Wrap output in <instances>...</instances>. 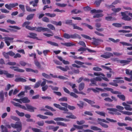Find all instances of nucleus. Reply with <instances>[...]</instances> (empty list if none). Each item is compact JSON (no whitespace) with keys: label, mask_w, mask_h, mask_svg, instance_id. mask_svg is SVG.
Here are the masks:
<instances>
[{"label":"nucleus","mask_w":132,"mask_h":132,"mask_svg":"<svg viewBox=\"0 0 132 132\" xmlns=\"http://www.w3.org/2000/svg\"><path fill=\"white\" fill-rule=\"evenodd\" d=\"M63 37L64 38L67 39L78 38L80 39L81 38L80 36L76 33H74L73 34L70 35L68 34L65 33L63 34Z\"/></svg>","instance_id":"f257e3e1"},{"label":"nucleus","mask_w":132,"mask_h":132,"mask_svg":"<svg viewBox=\"0 0 132 132\" xmlns=\"http://www.w3.org/2000/svg\"><path fill=\"white\" fill-rule=\"evenodd\" d=\"M72 21L71 20H67L66 21L65 23L66 24L72 26L73 29H76L81 31L83 30V29L77 26L76 24L72 23Z\"/></svg>","instance_id":"f03ea898"},{"label":"nucleus","mask_w":132,"mask_h":132,"mask_svg":"<svg viewBox=\"0 0 132 132\" xmlns=\"http://www.w3.org/2000/svg\"><path fill=\"white\" fill-rule=\"evenodd\" d=\"M11 126L14 128L17 129V130L18 132L20 131L21 130L22 126L20 122H16L15 124L12 123Z\"/></svg>","instance_id":"7ed1b4c3"},{"label":"nucleus","mask_w":132,"mask_h":132,"mask_svg":"<svg viewBox=\"0 0 132 132\" xmlns=\"http://www.w3.org/2000/svg\"><path fill=\"white\" fill-rule=\"evenodd\" d=\"M35 30L38 32L42 31L44 32L46 31H50V29L47 28L43 27H33L31 31Z\"/></svg>","instance_id":"20e7f679"},{"label":"nucleus","mask_w":132,"mask_h":132,"mask_svg":"<svg viewBox=\"0 0 132 132\" xmlns=\"http://www.w3.org/2000/svg\"><path fill=\"white\" fill-rule=\"evenodd\" d=\"M75 63H76V64H78V65H81V66H80L76 64H72V66L74 67H76L77 68H80L81 67H82L83 68H86V67L83 65V64L84 63L80 61H78V60H75L74 62Z\"/></svg>","instance_id":"39448f33"},{"label":"nucleus","mask_w":132,"mask_h":132,"mask_svg":"<svg viewBox=\"0 0 132 132\" xmlns=\"http://www.w3.org/2000/svg\"><path fill=\"white\" fill-rule=\"evenodd\" d=\"M0 39H4L5 40V42L7 46H9L10 45V43L8 41H10V42L12 43L13 41H12L13 40L14 38H13L10 37H4L3 38L2 36L0 35Z\"/></svg>","instance_id":"423d86ee"},{"label":"nucleus","mask_w":132,"mask_h":132,"mask_svg":"<svg viewBox=\"0 0 132 132\" xmlns=\"http://www.w3.org/2000/svg\"><path fill=\"white\" fill-rule=\"evenodd\" d=\"M54 106L57 108L61 110L64 111L63 113H66L67 114H69V113L68 112V110L67 108H65V107H61V106L59 104L56 103H54L53 104Z\"/></svg>","instance_id":"0eeeda50"},{"label":"nucleus","mask_w":132,"mask_h":132,"mask_svg":"<svg viewBox=\"0 0 132 132\" xmlns=\"http://www.w3.org/2000/svg\"><path fill=\"white\" fill-rule=\"evenodd\" d=\"M83 100L90 104L91 106L92 107L96 108L97 109H99L100 108V106L98 105H94L93 104L95 103V102L93 101H92L87 98L84 99Z\"/></svg>","instance_id":"6e6552de"},{"label":"nucleus","mask_w":132,"mask_h":132,"mask_svg":"<svg viewBox=\"0 0 132 132\" xmlns=\"http://www.w3.org/2000/svg\"><path fill=\"white\" fill-rule=\"evenodd\" d=\"M4 74L6 75V77L7 78H11L14 77L13 74H10L8 73V72L6 71H4L0 70V74Z\"/></svg>","instance_id":"1a4fd4ad"},{"label":"nucleus","mask_w":132,"mask_h":132,"mask_svg":"<svg viewBox=\"0 0 132 132\" xmlns=\"http://www.w3.org/2000/svg\"><path fill=\"white\" fill-rule=\"evenodd\" d=\"M18 5V3H10L9 4H6L5 5V7L9 10H11L12 8H13Z\"/></svg>","instance_id":"9d476101"},{"label":"nucleus","mask_w":132,"mask_h":132,"mask_svg":"<svg viewBox=\"0 0 132 132\" xmlns=\"http://www.w3.org/2000/svg\"><path fill=\"white\" fill-rule=\"evenodd\" d=\"M63 88L65 92L67 94H69L71 96L75 98L78 97V96L77 95L72 92L70 93L69 90L66 88L63 87Z\"/></svg>","instance_id":"9b49d317"},{"label":"nucleus","mask_w":132,"mask_h":132,"mask_svg":"<svg viewBox=\"0 0 132 132\" xmlns=\"http://www.w3.org/2000/svg\"><path fill=\"white\" fill-rule=\"evenodd\" d=\"M113 54L112 53L109 52H106L104 53V54L101 55V56L105 59H108L111 56H113Z\"/></svg>","instance_id":"f8f14e48"},{"label":"nucleus","mask_w":132,"mask_h":132,"mask_svg":"<svg viewBox=\"0 0 132 132\" xmlns=\"http://www.w3.org/2000/svg\"><path fill=\"white\" fill-rule=\"evenodd\" d=\"M93 42L92 43L94 45L97 46L100 44V42H103V40L100 39H96L95 38H93Z\"/></svg>","instance_id":"ddd939ff"},{"label":"nucleus","mask_w":132,"mask_h":132,"mask_svg":"<svg viewBox=\"0 0 132 132\" xmlns=\"http://www.w3.org/2000/svg\"><path fill=\"white\" fill-rule=\"evenodd\" d=\"M30 23V22L28 21H26L25 22L22 24V26L23 27H25V28L27 29L32 30V28L31 26H28Z\"/></svg>","instance_id":"4468645a"},{"label":"nucleus","mask_w":132,"mask_h":132,"mask_svg":"<svg viewBox=\"0 0 132 132\" xmlns=\"http://www.w3.org/2000/svg\"><path fill=\"white\" fill-rule=\"evenodd\" d=\"M6 127H4L3 125H2L1 126V127L2 130L1 132H8V130L6 127L9 129L11 128V125H10L9 124L6 125Z\"/></svg>","instance_id":"2eb2a0df"},{"label":"nucleus","mask_w":132,"mask_h":132,"mask_svg":"<svg viewBox=\"0 0 132 132\" xmlns=\"http://www.w3.org/2000/svg\"><path fill=\"white\" fill-rule=\"evenodd\" d=\"M26 105L27 107V110L30 112H34V110L36 109V108L34 107L29 104H26Z\"/></svg>","instance_id":"dca6fc26"},{"label":"nucleus","mask_w":132,"mask_h":132,"mask_svg":"<svg viewBox=\"0 0 132 132\" xmlns=\"http://www.w3.org/2000/svg\"><path fill=\"white\" fill-rule=\"evenodd\" d=\"M11 69L14 70L15 71H16L20 72H24V70L21 69H20L18 67H17L11 66L10 67Z\"/></svg>","instance_id":"f3484780"},{"label":"nucleus","mask_w":132,"mask_h":132,"mask_svg":"<svg viewBox=\"0 0 132 132\" xmlns=\"http://www.w3.org/2000/svg\"><path fill=\"white\" fill-rule=\"evenodd\" d=\"M104 89L107 91H110L113 94H121V93L119 92L114 91L113 89L112 88L106 87L104 88Z\"/></svg>","instance_id":"a211bd4d"},{"label":"nucleus","mask_w":132,"mask_h":132,"mask_svg":"<svg viewBox=\"0 0 132 132\" xmlns=\"http://www.w3.org/2000/svg\"><path fill=\"white\" fill-rule=\"evenodd\" d=\"M29 35H28L27 37L34 39H36L38 40V38L36 36L37 34L35 33L31 32L29 33Z\"/></svg>","instance_id":"6ab92c4d"},{"label":"nucleus","mask_w":132,"mask_h":132,"mask_svg":"<svg viewBox=\"0 0 132 132\" xmlns=\"http://www.w3.org/2000/svg\"><path fill=\"white\" fill-rule=\"evenodd\" d=\"M107 110L111 111H113L115 112L114 114H115L117 115H120L121 114L119 112H118L119 111L118 110L115 108H108Z\"/></svg>","instance_id":"aec40b11"},{"label":"nucleus","mask_w":132,"mask_h":132,"mask_svg":"<svg viewBox=\"0 0 132 132\" xmlns=\"http://www.w3.org/2000/svg\"><path fill=\"white\" fill-rule=\"evenodd\" d=\"M34 62L35 65L38 69H42V68L41 67V65L40 63L36 59H35L34 60Z\"/></svg>","instance_id":"412c9836"},{"label":"nucleus","mask_w":132,"mask_h":132,"mask_svg":"<svg viewBox=\"0 0 132 132\" xmlns=\"http://www.w3.org/2000/svg\"><path fill=\"white\" fill-rule=\"evenodd\" d=\"M56 68H59L61 70H62L64 71H66L70 69L69 67L68 66L66 65L65 67V68L62 67L61 66H57Z\"/></svg>","instance_id":"4be33fe9"},{"label":"nucleus","mask_w":132,"mask_h":132,"mask_svg":"<svg viewBox=\"0 0 132 132\" xmlns=\"http://www.w3.org/2000/svg\"><path fill=\"white\" fill-rule=\"evenodd\" d=\"M14 105V106H17L19 107L20 108H21L22 109H23L25 110H27V107L26 108V106H25L24 105H21L19 103H15Z\"/></svg>","instance_id":"5701e85b"},{"label":"nucleus","mask_w":132,"mask_h":132,"mask_svg":"<svg viewBox=\"0 0 132 132\" xmlns=\"http://www.w3.org/2000/svg\"><path fill=\"white\" fill-rule=\"evenodd\" d=\"M14 81L16 82H25L27 81L26 79L21 78H16L15 79Z\"/></svg>","instance_id":"b1692460"},{"label":"nucleus","mask_w":132,"mask_h":132,"mask_svg":"<svg viewBox=\"0 0 132 132\" xmlns=\"http://www.w3.org/2000/svg\"><path fill=\"white\" fill-rule=\"evenodd\" d=\"M61 44L67 47H70L75 45V44H73L70 42L66 43H61Z\"/></svg>","instance_id":"393cba45"},{"label":"nucleus","mask_w":132,"mask_h":132,"mask_svg":"<svg viewBox=\"0 0 132 132\" xmlns=\"http://www.w3.org/2000/svg\"><path fill=\"white\" fill-rule=\"evenodd\" d=\"M116 108L119 112L124 113V112L122 111L124 109V108L123 107L118 105L116 106Z\"/></svg>","instance_id":"a878e982"},{"label":"nucleus","mask_w":132,"mask_h":132,"mask_svg":"<svg viewBox=\"0 0 132 132\" xmlns=\"http://www.w3.org/2000/svg\"><path fill=\"white\" fill-rule=\"evenodd\" d=\"M68 112L69 113V114H70V115L69 116H66V118L72 119H76L77 118V117L73 115L72 113L69 112Z\"/></svg>","instance_id":"bb28decb"},{"label":"nucleus","mask_w":132,"mask_h":132,"mask_svg":"<svg viewBox=\"0 0 132 132\" xmlns=\"http://www.w3.org/2000/svg\"><path fill=\"white\" fill-rule=\"evenodd\" d=\"M85 86V84L83 82L81 83L79 86V91L82 90L84 88Z\"/></svg>","instance_id":"cd10ccee"},{"label":"nucleus","mask_w":132,"mask_h":132,"mask_svg":"<svg viewBox=\"0 0 132 132\" xmlns=\"http://www.w3.org/2000/svg\"><path fill=\"white\" fill-rule=\"evenodd\" d=\"M21 101L23 103H29L30 102V100L27 97H24L21 98Z\"/></svg>","instance_id":"c85d7f7f"},{"label":"nucleus","mask_w":132,"mask_h":132,"mask_svg":"<svg viewBox=\"0 0 132 132\" xmlns=\"http://www.w3.org/2000/svg\"><path fill=\"white\" fill-rule=\"evenodd\" d=\"M96 81L95 79V78H93L90 79V81L91 83L89 84V86H93V85H96Z\"/></svg>","instance_id":"c756f323"},{"label":"nucleus","mask_w":132,"mask_h":132,"mask_svg":"<svg viewBox=\"0 0 132 132\" xmlns=\"http://www.w3.org/2000/svg\"><path fill=\"white\" fill-rule=\"evenodd\" d=\"M48 32H50L51 34H49L47 33H44L43 34L44 35L46 36L47 37H50L51 36H52L53 35V33L51 31V30L50 29V31H47Z\"/></svg>","instance_id":"7c9ffc66"},{"label":"nucleus","mask_w":132,"mask_h":132,"mask_svg":"<svg viewBox=\"0 0 132 132\" xmlns=\"http://www.w3.org/2000/svg\"><path fill=\"white\" fill-rule=\"evenodd\" d=\"M124 108L127 110L131 111L132 110V108L130 107V106L127 104L125 103L124 102Z\"/></svg>","instance_id":"2f4dec72"},{"label":"nucleus","mask_w":132,"mask_h":132,"mask_svg":"<svg viewBox=\"0 0 132 132\" xmlns=\"http://www.w3.org/2000/svg\"><path fill=\"white\" fill-rule=\"evenodd\" d=\"M34 15L35 14H31L28 15L26 18V19L28 20H29L32 19Z\"/></svg>","instance_id":"473e14b6"},{"label":"nucleus","mask_w":132,"mask_h":132,"mask_svg":"<svg viewBox=\"0 0 132 132\" xmlns=\"http://www.w3.org/2000/svg\"><path fill=\"white\" fill-rule=\"evenodd\" d=\"M0 99L2 102L4 99V92L3 90H1L0 92Z\"/></svg>","instance_id":"72a5a7b5"},{"label":"nucleus","mask_w":132,"mask_h":132,"mask_svg":"<svg viewBox=\"0 0 132 132\" xmlns=\"http://www.w3.org/2000/svg\"><path fill=\"white\" fill-rule=\"evenodd\" d=\"M90 129L94 130L95 131H98V130H101V129L100 128L97 127L92 126L90 127Z\"/></svg>","instance_id":"f704fd0d"},{"label":"nucleus","mask_w":132,"mask_h":132,"mask_svg":"<svg viewBox=\"0 0 132 132\" xmlns=\"http://www.w3.org/2000/svg\"><path fill=\"white\" fill-rule=\"evenodd\" d=\"M95 112L101 116L104 117L105 116V113L103 111H95Z\"/></svg>","instance_id":"c9c22d12"},{"label":"nucleus","mask_w":132,"mask_h":132,"mask_svg":"<svg viewBox=\"0 0 132 132\" xmlns=\"http://www.w3.org/2000/svg\"><path fill=\"white\" fill-rule=\"evenodd\" d=\"M121 9L120 8H113L111 9L112 11L115 13L121 11Z\"/></svg>","instance_id":"e433bc0d"},{"label":"nucleus","mask_w":132,"mask_h":132,"mask_svg":"<svg viewBox=\"0 0 132 132\" xmlns=\"http://www.w3.org/2000/svg\"><path fill=\"white\" fill-rule=\"evenodd\" d=\"M104 14L102 13L97 14L94 15L93 17L94 18H99L103 16Z\"/></svg>","instance_id":"4c0bfd02"},{"label":"nucleus","mask_w":132,"mask_h":132,"mask_svg":"<svg viewBox=\"0 0 132 132\" xmlns=\"http://www.w3.org/2000/svg\"><path fill=\"white\" fill-rule=\"evenodd\" d=\"M47 42L48 43L53 46H59L58 44L55 42H52L50 41H47Z\"/></svg>","instance_id":"58836bf2"},{"label":"nucleus","mask_w":132,"mask_h":132,"mask_svg":"<svg viewBox=\"0 0 132 132\" xmlns=\"http://www.w3.org/2000/svg\"><path fill=\"white\" fill-rule=\"evenodd\" d=\"M104 1V0H96L95 1V2L94 4H95L97 6H98L100 5L101 2L102 1Z\"/></svg>","instance_id":"ea45409f"},{"label":"nucleus","mask_w":132,"mask_h":132,"mask_svg":"<svg viewBox=\"0 0 132 132\" xmlns=\"http://www.w3.org/2000/svg\"><path fill=\"white\" fill-rule=\"evenodd\" d=\"M37 117H39L40 118L42 119H46L48 118V117L47 116H44L40 114H39L37 115Z\"/></svg>","instance_id":"a19ab883"},{"label":"nucleus","mask_w":132,"mask_h":132,"mask_svg":"<svg viewBox=\"0 0 132 132\" xmlns=\"http://www.w3.org/2000/svg\"><path fill=\"white\" fill-rule=\"evenodd\" d=\"M42 20L43 21L47 23L49 22L50 21L49 19L46 17H43Z\"/></svg>","instance_id":"79ce46f5"},{"label":"nucleus","mask_w":132,"mask_h":132,"mask_svg":"<svg viewBox=\"0 0 132 132\" xmlns=\"http://www.w3.org/2000/svg\"><path fill=\"white\" fill-rule=\"evenodd\" d=\"M80 104H77V105L79 107L80 109H82L83 108L84 105V102L82 101H79Z\"/></svg>","instance_id":"37998d69"},{"label":"nucleus","mask_w":132,"mask_h":132,"mask_svg":"<svg viewBox=\"0 0 132 132\" xmlns=\"http://www.w3.org/2000/svg\"><path fill=\"white\" fill-rule=\"evenodd\" d=\"M42 75L44 77L48 79H50L51 77L50 76L47 74L44 73H42Z\"/></svg>","instance_id":"c03bdc74"},{"label":"nucleus","mask_w":132,"mask_h":132,"mask_svg":"<svg viewBox=\"0 0 132 132\" xmlns=\"http://www.w3.org/2000/svg\"><path fill=\"white\" fill-rule=\"evenodd\" d=\"M47 27L49 28L50 29L52 30H55V28L54 26L52 24H48L47 26Z\"/></svg>","instance_id":"a18cd8bd"},{"label":"nucleus","mask_w":132,"mask_h":132,"mask_svg":"<svg viewBox=\"0 0 132 132\" xmlns=\"http://www.w3.org/2000/svg\"><path fill=\"white\" fill-rule=\"evenodd\" d=\"M16 112L19 116L20 117H23L24 115V114L23 112H20L17 110L15 111Z\"/></svg>","instance_id":"49530a36"},{"label":"nucleus","mask_w":132,"mask_h":132,"mask_svg":"<svg viewBox=\"0 0 132 132\" xmlns=\"http://www.w3.org/2000/svg\"><path fill=\"white\" fill-rule=\"evenodd\" d=\"M56 5L58 6L62 7H65L67 5V4H61L60 3H56Z\"/></svg>","instance_id":"de8ad7c7"},{"label":"nucleus","mask_w":132,"mask_h":132,"mask_svg":"<svg viewBox=\"0 0 132 132\" xmlns=\"http://www.w3.org/2000/svg\"><path fill=\"white\" fill-rule=\"evenodd\" d=\"M105 19L106 20L108 21H112L114 20V19L111 16H106L105 17Z\"/></svg>","instance_id":"09e8293b"},{"label":"nucleus","mask_w":132,"mask_h":132,"mask_svg":"<svg viewBox=\"0 0 132 132\" xmlns=\"http://www.w3.org/2000/svg\"><path fill=\"white\" fill-rule=\"evenodd\" d=\"M57 124L58 125L61 126L65 127H66L67 126L66 124L61 122H57Z\"/></svg>","instance_id":"8fccbe9b"},{"label":"nucleus","mask_w":132,"mask_h":132,"mask_svg":"<svg viewBox=\"0 0 132 132\" xmlns=\"http://www.w3.org/2000/svg\"><path fill=\"white\" fill-rule=\"evenodd\" d=\"M77 10V9H73L71 11V13H73L75 14H77V13L82 12V11L81 10H79L76 12Z\"/></svg>","instance_id":"3c124183"},{"label":"nucleus","mask_w":132,"mask_h":132,"mask_svg":"<svg viewBox=\"0 0 132 132\" xmlns=\"http://www.w3.org/2000/svg\"><path fill=\"white\" fill-rule=\"evenodd\" d=\"M99 124H100L103 127L105 128H107L108 127V126L107 125L103 123L102 122H100L99 123Z\"/></svg>","instance_id":"603ef678"},{"label":"nucleus","mask_w":132,"mask_h":132,"mask_svg":"<svg viewBox=\"0 0 132 132\" xmlns=\"http://www.w3.org/2000/svg\"><path fill=\"white\" fill-rule=\"evenodd\" d=\"M112 25L117 27H121V24L119 23H114L112 24Z\"/></svg>","instance_id":"864d4df0"},{"label":"nucleus","mask_w":132,"mask_h":132,"mask_svg":"<svg viewBox=\"0 0 132 132\" xmlns=\"http://www.w3.org/2000/svg\"><path fill=\"white\" fill-rule=\"evenodd\" d=\"M124 12V20L127 21H130L131 20V18L129 17L128 15H125Z\"/></svg>","instance_id":"5fc2aeb1"},{"label":"nucleus","mask_w":132,"mask_h":132,"mask_svg":"<svg viewBox=\"0 0 132 132\" xmlns=\"http://www.w3.org/2000/svg\"><path fill=\"white\" fill-rule=\"evenodd\" d=\"M36 124L39 126H44V123L43 121H39L36 122Z\"/></svg>","instance_id":"6e6d98bb"},{"label":"nucleus","mask_w":132,"mask_h":132,"mask_svg":"<svg viewBox=\"0 0 132 132\" xmlns=\"http://www.w3.org/2000/svg\"><path fill=\"white\" fill-rule=\"evenodd\" d=\"M59 100L61 101H67V98L66 97H63L59 98Z\"/></svg>","instance_id":"4d7b16f0"},{"label":"nucleus","mask_w":132,"mask_h":132,"mask_svg":"<svg viewBox=\"0 0 132 132\" xmlns=\"http://www.w3.org/2000/svg\"><path fill=\"white\" fill-rule=\"evenodd\" d=\"M81 36L83 37L84 38L86 39H88L90 40H91L92 39L89 36L87 35H86L84 34H81Z\"/></svg>","instance_id":"13d9d810"},{"label":"nucleus","mask_w":132,"mask_h":132,"mask_svg":"<svg viewBox=\"0 0 132 132\" xmlns=\"http://www.w3.org/2000/svg\"><path fill=\"white\" fill-rule=\"evenodd\" d=\"M46 108H47L49 110H51L52 111H55L56 110L54 109L51 106H49L48 105H46L45 107Z\"/></svg>","instance_id":"bf43d9fd"},{"label":"nucleus","mask_w":132,"mask_h":132,"mask_svg":"<svg viewBox=\"0 0 132 132\" xmlns=\"http://www.w3.org/2000/svg\"><path fill=\"white\" fill-rule=\"evenodd\" d=\"M91 90H92L93 92L94 93H96V92H99V91L98 90L93 88H88L87 89V91H90Z\"/></svg>","instance_id":"052dcab7"},{"label":"nucleus","mask_w":132,"mask_h":132,"mask_svg":"<svg viewBox=\"0 0 132 132\" xmlns=\"http://www.w3.org/2000/svg\"><path fill=\"white\" fill-rule=\"evenodd\" d=\"M101 67L105 69H106L107 70H110V72L111 73L112 72V71H111L112 69L110 68L105 66L104 65H102L101 66Z\"/></svg>","instance_id":"680f3d73"},{"label":"nucleus","mask_w":132,"mask_h":132,"mask_svg":"<svg viewBox=\"0 0 132 132\" xmlns=\"http://www.w3.org/2000/svg\"><path fill=\"white\" fill-rule=\"evenodd\" d=\"M43 80H44L41 83L40 85L41 86H45L46 85V82L47 80L44 78H43Z\"/></svg>","instance_id":"e2e57ef3"},{"label":"nucleus","mask_w":132,"mask_h":132,"mask_svg":"<svg viewBox=\"0 0 132 132\" xmlns=\"http://www.w3.org/2000/svg\"><path fill=\"white\" fill-rule=\"evenodd\" d=\"M19 6L20 8L21 9L22 11L24 12L25 11L24 5L22 4H20Z\"/></svg>","instance_id":"0e129e2a"},{"label":"nucleus","mask_w":132,"mask_h":132,"mask_svg":"<svg viewBox=\"0 0 132 132\" xmlns=\"http://www.w3.org/2000/svg\"><path fill=\"white\" fill-rule=\"evenodd\" d=\"M11 118L15 121H19L20 120L19 118L15 116H11Z\"/></svg>","instance_id":"69168bd1"},{"label":"nucleus","mask_w":132,"mask_h":132,"mask_svg":"<svg viewBox=\"0 0 132 132\" xmlns=\"http://www.w3.org/2000/svg\"><path fill=\"white\" fill-rule=\"evenodd\" d=\"M19 64L21 66L24 67L27 65V63L24 61H21L19 62Z\"/></svg>","instance_id":"338daca9"},{"label":"nucleus","mask_w":132,"mask_h":132,"mask_svg":"<svg viewBox=\"0 0 132 132\" xmlns=\"http://www.w3.org/2000/svg\"><path fill=\"white\" fill-rule=\"evenodd\" d=\"M48 86L47 85H46L45 86H42V90L43 92H45L48 89Z\"/></svg>","instance_id":"774afa93"}]
</instances>
